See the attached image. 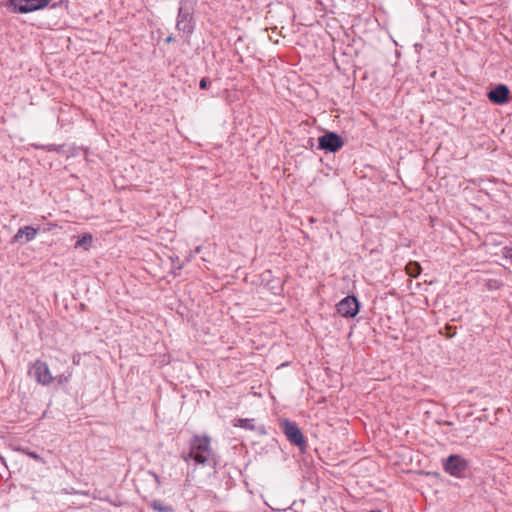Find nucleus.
Wrapping results in <instances>:
<instances>
[{"label":"nucleus","instance_id":"1","mask_svg":"<svg viewBox=\"0 0 512 512\" xmlns=\"http://www.w3.org/2000/svg\"><path fill=\"white\" fill-rule=\"evenodd\" d=\"M181 458L187 464L194 461L196 465L214 467L216 461L211 448V438L195 434L189 442V451L182 452Z\"/></svg>","mask_w":512,"mask_h":512},{"label":"nucleus","instance_id":"10","mask_svg":"<svg viewBox=\"0 0 512 512\" xmlns=\"http://www.w3.org/2000/svg\"><path fill=\"white\" fill-rule=\"evenodd\" d=\"M38 234V229L32 226L20 227L12 238V243L20 242L24 237L26 242L32 241Z\"/></svg>","mask_w":512,"mask_h":512},{"label":"nucleus","instance_id":"4","mask_svg":"<svg viewBox=\"0 0 512 512\" xmlns=\"http://www.w3.org/2000/svg\"><path fill=\"white\" fill-rule=\"evenodd\" d=\"M50 0H6L2 3L12 13L27 14L47 7Z\"/></svg>","mask_w":512,"mask_h":512},{"label":"nucleus","instance_id":"20","mask_svg":"<svg viewBox=\"0 0 512 512\" xmlns=\"http://www.w3.org/2000/svg\"><path fill=\"white\" fill-rule=\"evenodd\" d=\"M174 41H175V38H174V36H173V35H169V36L164 40V42H165L166 44H170V43H172V42H174Z\"/></svg>","mask_w":512,"mask_h":512},{"label":"nucleus","instance_id":"6","mask_svg":"<svg viewBox=\"0 0 512 512\" xmlns=\"http://www.w3.org/2000/svg\"><path fill=\"white\" fill-rule=\"evenodd\" d=\"M344 144L343 138L335 132H326L318 138V148L325 152L335 153L339 151Z\"/></svg>","mask_w":512,"mask_h":512},{"label":"nucleus","instance_id":"21","mask_svg":"<svg viewBox=\"0 0 512 512\" xmlns=\"http://www.w3.org/2000/svg\"><path fill=\"white\" fill-rule=\"evenodd\" d=\"M368 512H382L381 510H370Z\"/></svg>","mask_w":512,"mask_h":512},{"label":"nucleus","instance_id":"8","mask_svg":"<svg viewBox=\"0 0 512 512\" xmlns=\"http://www.w3.org/2000/svg\"><path fill=\"white\" fill-rule=\"evenodd\" d=\"M30 373H32L36 381L42 385H49L53 381L49 367L44 361L36 360L32 365Z\"/></svg>","mask_w":512,"mask_h":512},{"label":"nucleus","instance_id":"15","mask_svg":"<svg viewBox=\"0 0 512 512\" xmlns=\"http://www.w3.org/2000/svg\"><path fill=\"white\" fill-rule=\"evenodd\" d=\"M92 242V236L90 234H85L81 238H79L76 243L75 247H84L86 245H89Z\"/></svg>","mask_w":512,"mask_h":512},{"label":"nucleus","instance_id":"14","mask_svg":"<svg viewBox=\"0 0 512 512\" xmlns=\"http://www.w3.org/2000/svg\"><path fill=\"white\" fill-rule=\"evenodd\" d=\"M37 149L45 150L48 152L55 151L57 153H62L64 145H56V144H48V145H35Z\"/></svg>","mask_w":512,"mask_h":512},{"label":"nucleus","instance_id":"9","mask_svg":"<svg viewBox=\"0 0 512 512\" xmlns=\"http://www.w3.org/2000/svg\"><path fill=\"white\" fill-rule=\"evenodd\" d=\"M487 97L493 104L503 105L510 100V90L506 85L498 84L488 92Z\"/></svg>","mask_w":512,"mask_h":512},{"label":"nucleus","instance_id":"17","mask_svg":"<svg viewBox=\"0 0 512 512\" xmlns=\"http://www.w3.org/2000/svg\"><path fill=\"white\" fill-rule=\"evenodd\" d=\"M27 455L38 462L42 461V458L35 451H27Z\"/></svg>","mask_w":512,"mask_h":512},{"label":"nucleus","instance_id":"11","mask_svg":"<svg viewBox=\"0 0 512 512\" xmlns=\"http://www.w3.org/2000/svg\"><path fill=\"white\" fill-rule=\"evenodd\" d=\"M232 425L234 427H240V428H243L245 430H249V431H253L256 429L255 425H254V419L252 418H238V419H234L232 421ZM257 430L264 434L265 433V428L264 426H259L257 428Z\"/></svg>","mask_w":512,"mask_h":512},{"label":"nucleus","instance_id":"7","mask_svg":"<svg viewBox=\"0 0 512 512\" xmlns=\"http://www.w3.org/2000/svg\"><path fill=\"white\" fill-rule=\"evenodd\" d=\"M336 308L342 317L354 318L359 312L360 303L356 296L348 295L337 304Z\"/></svg>","mask_w":512,"mask_h":512},{"label":"nucleus","instance_id":"12","mask_svg":"<svg viewBox=\"0 0 512 512\" xmlns=\"http://www.w3.org/2000/svg\"><path fill=\"white\" fill-rule=\"evenodd\" d=\"M406 273L413 278H417L422 271L421 265L416 261H410L405 267Z\"/></svg>","mask_w":512,"mask_h":512},{"label":"nucleus","instance_id":"16","mask_svg":"<svg viewBox=\"0 0 512 512\" xmlns=\"http://www.w3.org/2000/svg\"><path fill=\"white\" fill-rule=\"evenodd\" d=\"M211 84H212V82L210 80H208V78L203 77L199 81V88L202 89V90H206V89H208L211 86Z\"/></svg>","mask_w":512,"mask_h":512},{"label":"nucleus","instance_id":"13","mask_svg":"<svg viewBox=\"0 0 512 512\" xmlns=\"http://www.w3.org/2000/svg\"><path fill=\"white\" fill-rule=\"evenodd\" d=\"M150 507L157 512H174V509L172 506L165 505L160 500H154L150 503Z\"/></svg>","mask_w":512,"mask_h":512},{"label":"nucleus","instance_id":"5","mask_svg":"<svg viewBox=\"0 0 512 512\" xmlns=\"http://www.w3.org/2000/svg\"><path fill=\"white\" fill-rule=\"evenodd\" d=\"M280 428L291 444L299 447L301 450L306 447L305 437L294 421L283 419L280 421Z\"/></svg>","mask_w":512,"mask_h":512},{"label":"nucleus","instance_id":"18","mask_svg":"<svg viewBox=\"0 0 512 512\" xmlns=\"http://www.w3.org/2000/svg\"><path fill=\"white\" fill-rule=\"evenodd\" d=\"M446 330H447V337H453L455 334H456V331H455V328L447 325L446 326Z\"/></svg>","mask_w":512,"mask_h":512},{"label":"nucleus","instance_id":"3","mask_svg":"<svg viewBox=\"0 0 512 512\" xmlns=\"http://www.w3.org/2000/svg\"><path fill=\"white\" fill-rule=\"evenodd\" d=\"M469 468V461L460 454H450L442 461L443 471L457 479L466 478Z\"/></svg>","mask_w":512,"mask_h":512},{"label":"nucleus","instance_id":"2","mask_svg":"<svg viewBox=\"0 0 512 512\" xmlns=\"http://www.w3.org/2000/svg\"><path fill=\"white\" fill-rule=\"evenodd\" d=\"M194 4L190 0H180L176 17V29L183 34L185 42L189 45L190 38L196 29Z\"/></svg>","mask_w":512,"mask_h":512},{"label":"nucleus","instance_id":"19","mask_svg":"<svg viewBox=\"0 0 512 512\" xmlns=\"http://www.w3.org/2000/svg\"><path fill=\"white\" fill-rule=\"evenodd\" d=\"M150 474L154 477V480L157 483V485L160 486L161 485L160 477L155 472H150Z\"/></svg>","mask_w":512,"mask_h":512}]
</instances>
